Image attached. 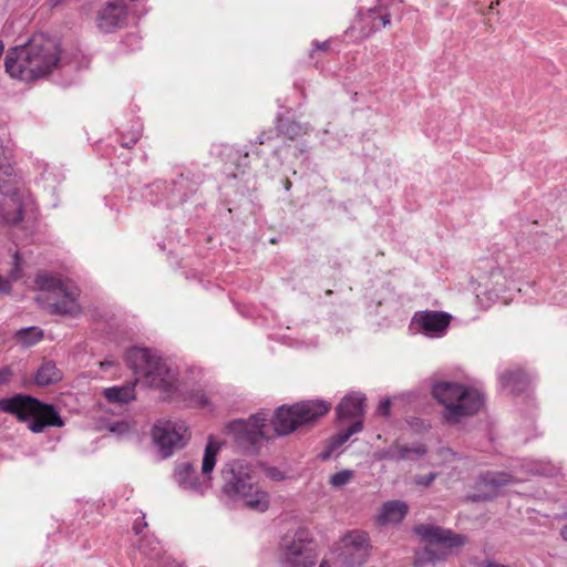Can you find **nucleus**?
<instances>
[{
  "label": "nucleus",
  "instance_id": "nucleus-47",
  "mask_svg": "<svg viewBox=\"0 0 567 567\" xmlns=\"http://www.w3.org/2000/svg\"><path fill=\"white\" fill-rule=\"evenodd\" d=\"M485 567H496L495 563H488Z\"/></svg>",
  "mask_w": 567,
  "mask_h": 567
},
{
  "label": "nucleus",
  "instance_id": "nucleus-6",
  "mask_svg": "<svg viewBox=\"0 0 567 567\" xmlns=\"http://www.w3.org/2000/svg\"><path fill=\"white\" fill-rule=\"evenodd\" d=\"M125 361L134 374L145 377L150 386L158 388L165 392L176 389V371L151 350L132 348L126 352Z\"/></svg>",
  "mask_w": 567,
  "mask_h": 567
},
{
  "label": "nucleus",
  "instance_id": "nucleus-46",
  "mask_svg": "<svg viewBox=\"0 0 567 567\" xmlns=\"http://www.w3.org/2000/svg\"><path fill=\"white\" fill-rule=\"evenodd\" d=\"M319 567H330V565L327 561H322Z\"/></svg>",
  "mask_w": 567,
  "mask_h": 567
},
{
  "label": "nucleus",
  "instance_id": "nucleus-22",
  "mask_svg": "<svg viewBox=\"0 0 567 567\" xmlns=\"http://www.w3.org/2000/svg\"><path fill=\"white\" fill-rule=\"evenodd\" d=\"M63 373L54 361H44L34 375V382L39 386H48L62 380Z\"/></svg>",
  "mask_w": 567,
  "mask_h": 567
},
{
  "label": "nucleus",
  "instance_id": "nucleus-20",
  "mask_svg": "<svg viewBox=\"0 0 567 567\" xmlns=\"http://www.w3.org/2000/svg\"><path fill=\"white\" fill-rule=\"evenodd\" d=\"M365 396L354 392L346 395L337 406V415L340 420L357 419L363 414Z\"/></svg>",
  "mask_w": 567,
  "mask_h": 567
},
{
  "label": "nucleus",
  "instance_id": "nucleus-15",
  "mask_svg": "<svg viewBox=\"0 0 567 567\" xmlns=\"http://www.w3.org/2000/svg\"><path fill=\"white\" fill-rule=\"evenodd\" d=\"M451 315L442 311H417L412 322L427 337L439 338L445 334L451 323Z\"/></svg>",
  "mask_w": 567,
  "mask_h": 567
},
{
  "label": "nucleus",
  "instance_id": "nucleus-43",
  "mask_svg": "<svg viewBox=\"0 0 567 567\" xmlns=\"http://www.w3.org/2000/svg\"><path fill=\"white\" fill-rule=\"evenodd\" d=\"M561 537L567 540V525L560 529Z\"/></svg>",
  "mask_w": 567,
  "mask_h": 567
},
{
  "label": "nucleus",
  "instance_id": "nucleus-8",
  "mask_svg": "<svg viewBox=\"0 0 567 567\" xmlns=\"http://www.w3.org/2000/svg\"><path fill=\"white\" fill-rule=\"evenodd\" d=\"M218 446L209 441L206 445L203 462H202V476L197 475L195 466L189 462H184L176 465L175 481L178 486L193 494L202 496L212 488V477L216 465V455Z\"/></svg>",
  "mask_w": 567,
  "mask_h": 567
},
{
  "label": "nucleus",
  "instance_id": "nucleus-34",
  "mask_svg": "<svg viewBox=\"0 0 567 567\" xmlns=\"http://www.w3.org/2000/svg\"><path fill=\"white\" fill-rule=\"evenodd\" d=\"M281 130L285 134L289 135L290 138H293L300 133L301 127L299 124L290 122L287 124L286 128L281 127Z\"/></svg>",
  "mask_w": 567,
  "mask_h": 567
},
{
  "label": "nucleus",
  "instance_id": "nucleus-16",
  "mask_svg": "<svg viewBox=\"0 0 567 567\" xmlns=\"http://www.w3.org/2000/svg\"><path fill=\"white\" fill-rule=\"evenodd\" d=\"M126 13V6L123 0L109 1L99 10L96 25L104 33L114 32L124 27Z\"/></svg>",
  "mask_w": 567,
  "mask_h": 567
},
{
  "label": "nucleus",
  "instance_id": "nucleus-4",
  "mask_svg": "<svg viewBox=\"0 0 567 567\" xmlns=\"http://www.w3.org/2000/svg\"><path fill=\"white\" fill-rule=\"evenodd\" d=\"M414 533L426 544L415 553L414 567L443 561L453 549L466 543V536L432 524L417 525L414 527Z\"/></svg>",
  "mask_w": 567,
  "mask_h": 567
},
{
  "label": "nucleus",
  "instance_id": "nucleus-38",
  "mask_svg": "<svg viewBox=\"0 0 567 567\" xmlns=\"http://www.w3.org/2000/svg\"><path fill=\"white\" fill-rule=\"evenodd\" d=\"M141 522L136 520L133 525V530L136 535L141 534L143 528L147 526V523L145 522V515L142 514L140 517Z\"/></svg>",
  "mask_w": 567,
  "mask_h": 567
},
{
  "label": "nucleus",
  "instance_id": "nucleus-41",
  "mask_svg": "<svg viewBox=\"0 0 567 567\" xmlns=\"http://www.w3.org/2000/svg\"><path fill=\"white\" fill-rule=\"evenodd\" d=\"M316 47H317L318 50L327 51L328 48H329V41L316 42Z\"/></svg>",
  "mask_w": 567,
  "mask_h": 567
},
{
  "label": "nucleus",
  "instance_id": "nucleus-35",
  "mask_svg": "<svg viewBox=\"0 0 567 567\" xmlns=\"http://www.w3.org/2000/svg\"><path fill=\"white\" fill-rule=\"evenodd\" d=\"M390 409H391V401L390 399H384L380 402L377 412L384 417H388L390 415Z\"/></svg>",
  "mask_w": 567,
  "mask_h": 567
},
{
  "label": "nucleus",
  "instance_id": "nucleus-11",
  "mask_svg": "<svg viewBox=\"0 0 567 567\" xmlns=\"http://www.w3.org/2000/svg\"><path fill=\"white\" fill-rule=\"evenodd\" d=\"M78 297L75 286H39L35 300L50 313L74 316L80 311Z\"/></svg>",
  "mask_w": 567,
  "mask_h": 567
},
{
  "label": "nucleus",
  "instance_id": "nucleus-31",
  "mask_svg": "<svg viewBox=\"0 0 567 567\" xmlns=\"http://www.w3.org/2000/svg\"><path fill=\"white\" fill-rule=\"evenodd\" d=\"M437 473L432 472L429 473L427 475H416L413 478V482L419 486L427 487L435 481Z\"/></svg>",
  "mask_w": 567,
  "mask_h": 567
},
{
  "label": "nucleus",
  "instance_id": "nucleus-27",
  "mask_svg": "<svg viewBox=\"0 0 567 567\" xmlns=\"http://www.w3.org/2000/svg\"><path fill=\"white\" fill-rule=\"evenodd\" d=\"M11 268L8 272V279L19 281L23 278V259L18 250L12 252Z\"/></svg>",
  "mask_w": 567,
  "mask_h": 567
},
{
  "label": "nucleus",
  "instance_id": "nucleus-45",
  "mask_svg": "<svg viewBox=\"0 0 567 567\" xmlns=\"http://www.w3.org/2000/svg\"><path fill=\"white\" fill-rule=\"evenodd\" d=\"M136 141H137V140H136V138H134V140H132L131 142L122 143V146H124V147H130V146H131V143H132V144H135V143H136Z\"/></svg>",
  "mask_w": 567,
  "mask_h": 567
},
{
  "label": "nucleus",
  "instance_id": "nucleus-9",
  "mask_svg": "<svg viewBox=\"0 0 567 567\" xmlns=\"http://www.w3.org/2000/svg\"><path fill=\"white\" fill-rule=\"evenodd\" d=\"M269 412H258L247 420H235L229 424V431L237 446L247 454H257L261 442L270 439L268 434Z\"/></svg>",
  "mask_w": 567,
  "mask_h": 567
},
{
  "label": "nucleus",
  "instance_id": "nucleus-36",
  "mask_svg": "<svg viewBox=\"0 0 567 567\" xmlns=\"http://www.w3.org/2000/svg\"><path fill=\"white\" fill-rule=\"evenodd\" d=\"M267 476L274 481H282L285 478V474L277 467L267 468Z\"/></svg>",
  "mask_w": 567,
  "mask_h": 567
},
{
  "label": "nucleus",
  "instance_id": "nucleus-29",
  "mask_svg": "<svg viewBox=\"0 0 567 567\" xmlns=\"http://www.w3.org/2000/svg\"><path fill=\"white\" fill-rule=\"evenodd\" d=\"M352 477H353V471L342 470V471H339V472L334 473L333 475H331L329 483L333 487L339 488V487L347 485L351 481Z\"/></svg>",
  "mask_w": 567,
  "mask_h": 567
},
{
  "label": "nucleus",
  "instance_id": "nucleus-13",
  "mask_svg": "<svg viewBox=\"0 0 567 567\" xmlns=\"http://www.w3.org/2000/svg\"><path fill=\"white\" fill-rule=\"evenodd\" d=\"M340 559L347 567L363 565L370 556V543L368 534L360 530H351L341 539Z\"/></svg>",
  "mask_w": 567,
  "mask_h": 567
},
{
  "label": "nucleus",
  "instance_id": "nucleus-39",
  "mask_svg": "<svg viewBox=\"0 0 567 567\" xmlns=\"http://www.w3.org/2000/svg\"><path fill=\"white\" fill-rule=\"evenodd\" d=\"M12 375L10 368H3L0 370V384L7 383Z\"/></svg>",
  "mask_w": 567,
  "mask_h": 567
},
{
  "label": "nucleus",
  "instance_id": "nucleus-10",
  "mask_svg": "<svg viewBox=\"0 0 567 567\" xmlns=\"http://www.w3.org/2000/svg\"><path fill=\"white\" fill-rule=\"evenodd\" d=\"M279 561L282 567H312L315 565L316 557L308 529L298 528L284 535L280 542Z\"/></svg>",
  "mask_w": 567,
  "mask_h": 567
},
{
  "label": "nucleus",
  "instance_id": "nucleus-30",
  "mask_svg": "<svg viewBox=\"0 0 567 567\" xmlns=\"http://www.w3.org/2000/svg\"><path fill=\"white\" fill-rule=\"evenodd\" d=\"M187 400L189 404L195 406L206 408L209 405L208 398L206 393L202 390L192 391Z\"/></svg>",
  "mask_w": 567,
  "mask_h": 567
},
{
  "label": "nucleus",
  "instance_id": "nucleus-50",
  "mask_svg": "<svg viewBox=\"0 0 567 567\" xmlns=\"http://www.w3.org/2000/svg\"><path fill=\"white\" fill-rule=\"evenodd\" d=\"M289 187H290V182H287L286 188L289 189Z\"/></svg>",
  "mask_w": 567,
  "mask_h": 567
},
{
  "label": "nucleus",
  "instance_id": "nucleus-21",
  "mask_svg": "<svg viewBox=\"0 0 567 567\" xmlns=\"http://www.w3.org/2000/svg\"><path fill=\"white\" fill-rule=\"evenodd\" d=\"M102 393L109 403L117 405L127 404L136 399L134 382L105 388Z\"/></svg>",
  "mask_w": 567,
  "mask_h": 567
},
{
  "label": "nucleus",
  "instance_id": "nucleus-17",
  "mask_svg": "<svg viewBox=\"0 0 567 567\" xmlns=\"http://www.w3.org/2000/svg\"><path fill=\"white\" fill-rule=\"evenodd\" d=\"M427 449L424 444H415L412 446L393 444L380 452L381 460L405 461L422 457L426 454Z\"/></svg>",
  "mask_w": 567,
  "mask_h": 567
},
{
  "label": "nucleus",
  "instance_id": "nucleus-33",
  "mask_svg": "<svg viewBox=\"0 0 567 567\" xmlns=\"http://www.w3.org/2000/svg\"><path fill=\"white\" fill-rule=\"evenodd\" d=\"M109 430L112 433H116L118 435L125 434L130 431V425L125 421L113 422L109 425Z\"/></svg>",
  "mask_w": 567,
  "mask_h": 567
},
{
  "label": "nucleus",
  "instance_id": "nucleus-14",
  "mask_svg": "<svg viewBox=\"0 0 567 567\" xmlns=\"http://www.w3.org/2000/svg\"><path fill=\"white\" fill-rule=\"evenodd\" d=\"M391 22V14L383 7L361 9L354 19L351 30H357L361 38H369L381 28H385Z\"/></svg>",
  "mask_w": 567,
  "mask_h": 567
},
{
  "label": "nucleus",
  "instance_id": "nucleus-26",
  "mask_svg": "<svg viewBox=\"0 0 567 567\" xmlns=\"http://www.w3.org/2000/svg\"><path fill=\"white\" fill-rule=\"evenodd\" d=\"M363 427L361 419L354 421L349 427L340 431L331 441V447L338 449L344 444L353 434L359 433Z\"/></svg>",
  "mask_w": 567,
  "mask_h": 567
},
{
  "label": "nucleus",
  "instance_id": "nucleus-44",
  "mask_svg": "<svg viewBox=\"0 0 567 567\" xmlns=\"http://www.w3.org/2000/svg\"><path fill=\"white\" fill-rule=\"evenodd\" d=\"M320 457H321L322 460H324V461H326V460H328V458L330 457V452L328 451V452H323V453H321V454H320Z\"/></svg>",
  "mask_w": 567,
  "mask_h": 567
},
{
  "label": "nucleus",
  "instance_id": "nucleus-40",
  "mask_svg": "<svg viewBox=\"0 0 567 567\" xmlns=\"http://www.w3.org/2000/svg\"><path fill=\"white\" fill-rule=\"evenodd\" d=\"M511 482H512V480H511L509 475H507L505 473H498V481H497L498 487L506 485Z\"/></svg>",
  "mask_w": 567,
  "mask_h": 567
},
{
  "label": "nucleus",
  "instance_id": "nucleus-28",
  "mask_svg": "<svg viewBox=\"0 0 567 567\" xmlns=\"http://www.w3.org/2000/svg\"><path fill=\"white\" fill-rule=\"evenodd\" d=\"M477 287H478V289L476 291L477 303L484 309L491 308L495 301L494 291L486 289L487 286H477Z\"/></svg>",
  "mask_w": 567,
  "mask_h": 567
},
{
  "label": "nucleus",
  "instance_id": "nucleus-3",
  "mask_svg": "<svg viewBox=\"0 0 567 567\" xmlns=\"http://www.w3.org/2000/svg\"><path fill=\"white\" fill-rule=\"evenodd\" d=\"M433 396L445 408L444 420L457 424L463 417L471 416L483 406V395L473 388L456 382H437L432 388Z\"/></svg>",
  "mask_w": 567,
  "mask_h": 567
},
{
  "label": "nucleus",
  "instance_id": "nucleus-19",
  "mask_svg": "<svg viewBox=\"0 0 567 567\" xmlns=\"http://www.w3.org/2000/svg\"><path fill=\"white\" fill-rule=\"evenodd\" d=\"M504 390L512 394L524 393L532 383V378L523 369L507 370L501 378Z\"/></svg>",
  "mask_w": 567,
  "mask_h": 567
},
{
  "label": "nucleus",
  "instance_id": "nucleus-12",
  "mask_svg": "<svg viewBox=\"0 0 567 567\" xmlns=\"http://www.w3.org/2000/svg\"><path fill=\"white\" fill-rule=\"evenodd\" d=\"M153 440L158 446L163 457H169L187 442V429L183 423L159 421L152 431Z\"/></svg>",
  "mask_w": 567,
  "mask_h": 567
},
{
  "label": "nucleus",
  "instance_id": "nucleus-48",
  "mask_svg": "<svg viewBox=\"0 0 567 567\" xmlns=\"http://www.w3.org/2000/svg\"><path fill=\"white\" fill-rule=\"evenodd\" d=\"M0 284H8L6 280H3L1 275H0Z\"/></svg>",
  "mask_w": 567,
  "mask_h": 567
},
{
  "label": "nucleus",
  "instance_id": "nucleus-42",
  "mask_svg": "<svg viewBox=\"0 0 567 567\" xmlns=\"http://www.w3.org/2000/svg\"><path fill=\"white\" fill-rule=\"evenodd\" d=\"M11 286H0V293H10Z\"/></svg>",
  "mask_w": 567,
  "mask_h": 567
},
{
  "label": "nucleus",
  "instance_id": "nucleus-18",
  "mask_svg": "<svg viewBox=\"0 0 567 567\" xmlns=\"http://www.w3.org/2000/svg\"><path fill=\"white\" fill-rule=\"evenodd\" d=\"M408 512L409 506L403 501L385 502L379 511L378 523L380 525H396L403 520Z\"/></svg>",
  "mask_w": 567,
  "mask_h": 567
},
{
  "label": "nucleus",
  "instance_id": "nucleus-1",
  "mask_svg": "<svg viewBox=\"0 0 567 567\" xmlns=\"http://www.w3.org/2000/svg\"><path fill=\"white\" fill-rule=\"evenodd\" d=\"M60 62L56 41L43 33L31 37L25 43L11 48L4 59L7 73L24 82H32L50 74Z\"/></svg>",
  "mask_w": 567,
  "mask_h": 567
},
{
  "label": "nucleus",
  "instance_id": "nucleus-7",
  "mask_svg": "<svg viewBox=\"0 0 567 567\" xmlns=\"http://www.w3.org/2000/svg\"><path fill=\"white\" fill-rule=\"evenodd\" d=\"M331 404L323 400H308L291 406H280L272 419L277 435H288L299 426L315 422L329 412Z\"/></svg>",
  "mask_w": 567,
  "mask_h": 567
},
{
  "label": "nucleus",
  "instance_id": "nucleus-24",
  "mask_svg": "<svg viewBox=\"0 0 567 567\" xmlns=\"http://www.w3.org/2000/svg\"><path fill=\"white\" fill-rule=\"evenodd\" d=\"M138 550L148 561L145 567H152L151 563L161 560L165 555L162 553V546L154 539L143 538L140 542Z\"/></svg>",
  "mask_w": 567,
  "mask_h": 567
},
{
  "label": "nucleus",
  "instance_id": "nucleus-37",
  "mask_svg": "<svg viewBox=\"0 0 567 567\" xmlns=\"http://www.w3.org/2000/svg\"><path fill=\"white\" fill-rule=\"evenodd\" d=\"M158 567H181V565L174 559H171V557L164 556L158 560Z\"/></svg>",
  "mask_w": 567,
  "mask_h": 567
},
{
  "label": "nucleus",
  "instance_id": "nucleus-51",
  "mask_svg": "<svg viewBox=\"0 0 567 567\" xmlns=\"http://www.w3.org/2000/svg\"><path fill=\"white\" fill-rule=\"evenodd\" d=\"M259 144H264V140L261 138V136L259 137Z\"/></svg>",
  "mask_w": 567,
  "mask_h": 567
},
{
  "label": "nucleus",
  "instance_id": "nucleus-23",
  "mask_svg": "<svg viewBox=\"0 0 567 567\" xmlns=\"http://www.w3.org/2000/svg\"><path fill=\"white\" fill-rule=\"evenodd\" d=\"M44 337V332L39 327H27L18 330L14 334L17 343L23 348H31L39 343Z\"/></svg>",
  "mask_w": 567,
  "mask_h": 567
},
{
  "label": "nucleus",
  "instance_id": "nucleus-5",
  "mask_svg": "<svg viewBox=\"0 0 567 567\" xmlns=\"http://www.w3.org/2000/svg\"><path fill=\"white\" fill-rule=\"evenodd\" d=\"M0 411L13 414L22 422L30 420L28 427L33 433H42L48 426L61 427L64 425L53 405L42 403L28 394L0 399Z\"/></svg>",
  "mask_w": 567,
  "mask_h": 567
},
{
  "label": "nucleus",
  "instance_id": "nucleus-2",
  "mask_svg": "<svg viewBox=\"0 0 567 567\" xmlns=\"http://www.w3.org/2000/svg\"><path fill=\"white\" fill-rule=\"evenodd\" d=\"M221 491L228 497L243 501L251 511L264 513L269 507V495L261 489L250 464L236 460L221 470Z\"/></svg>",
  "mask_w": 567,
  "mask_h": 567
},
{
  "label": "nucleus",
  "instance_id": "nucleus-49",
  "mask_svg": "<svg viewBox=\"0 0 567 567\" xmlns=\"http://www.w3.org/2000/svg\"><path fill=\"white\" fill-rule=\"evenodd\" d=\"M54 2V4H58L59 2H61L62 0H52Z\"/></svg>",
  "mask_w": 567,
  "mask_h": 567
},
{
  "label": "nucleus",
  "instance_id": "nucleus-25",
  "mask_svg": "<svg viewBox=\"0 0 567 567\" xmlns=\"http://www.w3.org/2000/svg\"><path fill=\"white\" fill-rule=\"evenodd\" d=\"M476 487L480 493L474 496V499L492 497L496 492V474L494 472L482 474L476 483Z\"/></svg>",
  "mask_w": 567,
  "mask_h": 567
},
{
  "label": "nucleus",
  "instance_id": "nucleus-32",
  "mask_svg": "<svg viewBox=\"0 0 567 567\" xmlns=\"http://www.w3.org/2000/svg\"><path fill=\"white\" fill-rule=\"evenodd\" d=\"M34 284H62L60 279H56L53 275L47 272V271H40L37 275Z\"/></svg>",
  "mask_w": 567,
  "mask_h": 567
}]
</instances>
